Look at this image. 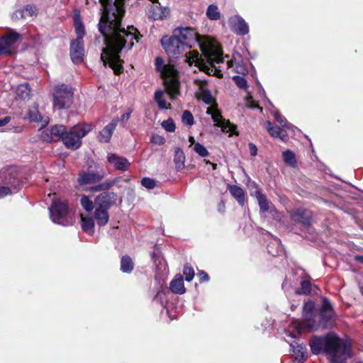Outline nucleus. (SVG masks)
<instances>
[{"instance_id": "f257e3e1", "label": "nucleus", "mask_w": 363, "mask_h": 363, "mask_svg": "<svg viewBox=\"0 0 363 363\" xmlns=\"http://www.w3.org/2000/svg\"><path fill=\"white\" fill-rule=\"evenodd\" d=\"M106 25L100 24V33L104 37L106 48L103 49L101 59L104 66L108 65L113 69L116 75L121 74L123 71V61L121 60V53L123 49H132L134 45L133 40L139 42L143 35L133 26H128L125 33L118 31L110 32Z\"/></svg>"}, {"instance_id": "f03ea898", "label": "nucleus", "mask_w": 363, "mask_h": 363, "mask_svg": "<svg viewBox=\"0 0 363 363\" xmlns=\"http://www.w3.org/2000/svg\"><path fill=\"white\" fill-rule=\"evenodd\" d=\"M199 34L191 27H178L170 36L164 35L160 43L166 53L171 58L178 59L184 52L190 50L198 41Z\"/></svg>"}, {"instance_id": "7ed1b4c3", "label": "nucleus", "mask_w": 363, "mask_h": 363, "mask_svg": "<svg viewBox=\"0 0 363 363\" xmlns=\"http://www.w3.org/2000/svg\"><path fill=\"white\" fill-rule=\"evenodd\" d=\"M111 0H99L103 6V10L98 23V30L100 32V24L103 23L110 28V32L118 31L125 33L127 30L123 26V19L125 14V0H115L111 5Z\"/></svg>"}, {"instance_id": "20e7f679", "label": "nucleus", "mask_w": 363, "mask_h": 363, "mask_svg": "<svg viewBox=\"0 0 363 363\" xmlns=\"http://www.w3.org/2000/svg\"><path fill=\"white\" fill-rule=\"evenodd\" d=\"M341 353L345 358H351L352 350L351 344L340 338L334 333L325 335V352L324 353L331 356L330 362L334 363L335 360H341L337 357V354Z\"/></svg>"}, {"instance_id": "39448f33", "label": "nucleus", "mask_w": 363, "mask_h": 363, "mask_svg": "<svg viewBox=\"0 0 363 363\" xmlns=\"http://www.w3.org/2000/svg\"><path fill=\"white\" fill-rule=\"evenodd\" d=\"M91 130V124H77L72 127L69 131L66 130L62 140L67 148L72 150H77L82 145V138Z\"/></svg>"}, {"instance_id": "423d86ee", "label": "nucleus", "mask_w": 363, "mask_h": 363, "mask_svg": "<svg viewBox=\"0 0 363 363\" xmlns=\"http://www.w3.org/2000/svg\"><path fill=\"white\" fill-rule=\"evenodd\" d=\"M52 96L54 108L67 109L73 103L74 89L64 83L58 84L53 87Z\"/></svg>"}, {"instance_id": "0eeeda50", "label": "nucleus", "mask_w": 363, "mask_h": 363, "mask_svg": "<svg viewBox=\"0 0 363 363\" xmlns=\"http://www.w3.org/2000/svg\"><path fill=\"white\" fill-rule=\"evenodd\" d=\"M163 76L164 84L166 92L169 95L171 99H174L180 94V82L177 73L174 70L164 72Z\"/></svg>"}, {"instance_id": "6e6552de", "label": "nucleus", "mask_w": 363, "mask_h": 363, "mask_svg": "<svg viewBox=\"0 0 363 363\" xmlns=\"http://www.w3.org/2000/svg\"><path fill=\"white\" fill-rule=\"evenodd\" d=\"M319 313L320 325L323 328H330L335 322V312L328 298L323 297L322 298Z\"/></svg>"}, {"instance_id": "1a4fd4ad", "label": "nucleus", "mask_w": 363, "mask_h": 363, "mask_svg": "<svg viewBox=\"0 0 363 363\" xmlns=\"http://www.w3.org/2000/svg\"><path fill=\"white\" fill-rule=\"evenodd\" d=\"M51 220L57 224H63L64 218L69 212L68 203L65 201L57 199L52 201L49 208Z\"/></svg>"}, {"instance_id": "9d476101", "label": "nucleus", "mask_w": 363, "mask_h": 363, "mask_svg": "<svg viewBox=\"0 0 363 363\" xmlns=\"http://www.w3.org/2000/svg\"><path fill=\"white\" fill-rule=\"evenodd\" d=\"M0 179L1 182L8 186L13 188L16 191L20 189L22 184L21 177L15 168H10L6 172L0 174Z\"/></svg>"}, {"instance_id": "9b49d317", "label": "nucleus", "mask_w": 363, "mask_h": 363, "mask_svg": "<svg viewBox=\"0 0 363 363\" xmlns=\"http://www.w3.org/2000/svg\"><path fill=\"white\" fill-rule=\"evenodd\" d=\"M291 220L299 223L305 228H309L312 225V213L304 208H295L289 212Z\"/></svg>"}, {"instance_id": "f8f14e48", "label": "nucleus", "mask_w": 363, "mask_h": 363, "mask_svg": "<svg viewBox=\"0 0 363 363\" xmlns=\"http://www.w3.org/2000/svg\"><path fill=\"white\" fill-rule=\"evenodd\" d=\"M67 130L66 126L63 125H55L50 129L43 130L41 133L40 138L43 141L47 143L56 142L62 140V138Z\"/></svg>"}, {"instance_id": "ddd939ff", "label": "nucleus", "mask_w": 363, "mask_h": 363, "mask_svg": "<svg viewBox=\"0 0 363 363\" xmlns=\"http://www.w3.org/2000/svg\"><path fill=\"white\" fill-rule=\"evenodd\" d=\"M21 35L16 31H10L0 38V55H11V47L21 39Z\"/></svg>"}, {"instance_id": "4468645a", "label": "nucleus", "mask_w": 363, "mask_h": 363, "mask_svg": "<svg viewBox=\"0 0 363 363\" xmlns=\"http://www.w3.org/2000/svg\"><path fill=\"white\" fill-rule=\"evenodd\" d=\"M117 194L113 191H105L99 194L95 198V203L97 206L109 209L115 205L117 200Z\"/></svg>"}, {"instance_id": "2eb2a0df", "label": "nucleus", "mask_w": 363, "mask_h": 363, "mask_svg": "<svg viewBox=\"0 0 363 363\" xmlns=\"http://www.w3.org/2000/svg\"><path fill=\"white\" fill-rule=\"evenodd\" d=\"M70 57L73 62L81 63L84 57V40H72L70 43Z\"/></svg>"}, {"instance_id": "dca6fc26", "label": "nucleus", "mask_w": 363, "mask_h": 363, "mask_svg": "<svg viewBox=\"0 0 363 363\" xmlns=\"http://www.w3.org/2000/svg\"><path fill=\"white\" fill-rule=\"evenodd\" d=\"M231 30L238 35H244L249 33V27L245 21L240 16L235 15L229 20Z\"/></svg>"}, {"instance_id": "f3484780", "label": "nucleus", "mask_w": 363, "mask_h": 363, "mask_svg": "<svg viewBox=\"0 0 363 363\" xmlns=\"http://www.w3.org/2000/svg\"><path fill=\"white\" fill-rule=\"evenodd\" d=\"M107 161L113 165L116 170L127 171L130 167V163L127 158L121 157L115 153L109 152L107 155Z\"/></svg>"}, {"instance_id": "a211bd4d", "label": "nucleus", "mask_w": 363, "mask_h": 363, "mask_svg": "<svg viewBox=\"0 0 363 363\" xmlns=\"http://www.w3.org/2000/svg\"><path fill=\"white\" fill-rule=\"evenodd\" d=\"M104 177V174L99 172H87L80 173L78 182L81 184H89L99 182Z\"/></svg>"}, {"instance_id": "6ab92c4d", "label": "nucleus", "mask_w": 363, "mask_h": 363, "mask_svg": "<svg viewBox=\"0 0 363 363\" xmlns=\"http://www.w3.org/2000/svg\"><path fill=\"white\" fill-rule=\"evenodd\" d=\"M316 312L303 314V320L301 323V325L311 330H317L320 328V322L316 320Z\"/></svg>"}, {"instance_id": "aec40b11", "label": "nucleus", "mask_w": 363, "mask_h": 363, "mask_svg": "<svg viewBox=\"0 0 363 363\" xmlns=\"http://www.w3.org/2000/svg\"><path fill=\"white\" fill-rule=\"evenodd\" d=\"M311 351L313 354H319L325 352V335H313L309 340Z\"/></svg>"}, {"instance_id": "412c9836", "label": "nucleus", "mask_w": 363, "mask_h": 363, "mask_svg": "<svg viewBox=\"0 0 363 363\" xmlns=\"http://www.w3.org/2000/svg\"><path fill=\"white\" fill-rule=\"evenodd\" d=\"M118 119H113L111 123L106 125L99 133V141L101 143H109L113 133L118 124Z\"/></svg>"}, {"instance_id": "4be33fe9", "label": "nucleus", "mask_w": 363, "mask_h": 363, "mask_svg": "<svg viewBox=\"0 0 363 363\" xmlns=\"http://www.w3.org/2000/svg\"><path fill=\"white\" fill-rule=\"evenodd\" d=\"M250 195L257 199L259 211L261 213L268 212L269 210V201L265 194L262 191V189H257L255 191H251Z\"/></svg>"}, {"instance_id": "5701e85b", "label": "nucleus", "mask_w": 363, "mask_h": 363, "mask_svg": "<svg viewBox=\"0 0 363 363\" xmlns=\"http://www.w3.org/2000/svg\"><path fill=\"white\" fill-rule=\"evenodd\" d=\"M170 291L176 294H184L186 289L184 284V278L181 274H177L169 284Z\"/></svg>"}, {"instance_id": "b1692460", "label": "nucleus", "mask_w": 363, "mask_h": 363, "mask_svg": "<svg viewBox=\"0 0 363 363\" xmlns=\"http://www.w3.org/2000/svg\"><path fill=\"white\" fill-rule=\"evenodd\" d=\"M152 6L150 11V16L154 20H162L169 13V9L167 7H162L160 3Z\"/></svg>"}, {"instance_id": "393cba45", "label": "nucleus", "mask_w": 363, "mask_h": 363, "mask_svg": "<svg viewBox=\"0 0 363 363\" xmlns=\"http://www.w3.org/2000/svg\"><path fill=\"white\" fill-rule=\"evenodd\" d=\"M228 190L232 196L236 199L238 203L244 206L245 204V193L244 190L238 185H229Z\"/></svg>"}, {"instance_id": "a878e982", "label": "nucleus", "mask_w": 363, "mask_h": 363, "mask_svg": "<svg viewBox=\"0 0 363 363\" xmlns=\"http://www.w3.org/2000/svg\"><path fill=\"white\" fill-rule=\"evenodd\" d=\"M121 177H116L113 179H108L104 182L100 183L97 185L91 187V191L93 192H99V191H108V190L113 187L116 184L120 182Z\"/></svg>"}, {"instance_id": "bb28decb", "label": "nucleus", "mask_w": 363, "mask_h": 363, "mask_svg": "<svg viewBox=\"0 0 363 363\" xmlns=\"http://www.w3.org/2000/svg\"><path fill=\"white\" fill-rule=\"evenodd\" d=\"M108 209L97 206L94 212V218L99 226H104L109 220Z\"/></svg>"}, {"instance_id": "cd10ccee", "label": "nucleus", "mask_w": 363, "mask_h": 363, "mask_svg": "<svg viewBox=\"0 0 363 363\" xmlns=\"http://www.w3.org/2000/svg\"><path fill=\"white\" fill-rule=\"evenodd\" d=\"M24 121H29L30 122H39L42 120V116L38 111V104L34 103L33 105L29 107L27 114L23 118Z\"/></svg>"}, {"instance_id": "c85d7f7f", "label": "nucleus", "mask_w": 363, "mask_h": 363, "mask_svg": "<svg viewBox=\"0 0 363 363\" xmlns=\"http://www.w3.org/2000/svg\"><path fill=\"white\" fill-rule=\"evenodd\" d=\"M186 157L183 150L177 147L174 150V163L177 171H180L184 168Z\"/></svg>"}, {"instance_id": "c756f323", "label": "nucleus", "mask_w": 363, "mask_h": 363, "mask_svg": "<svg viewBox=\"0 0 363 363\" xmlns=\"http://www.w3.org/2000/svg\"><path fill=\"white\" fill-rule=\"evenodd\" d=\"M81 225L83 231L89 235H93L94 233V221L90 216H84L82 214L80 216Z\"/></svg>"}, {"instance_id": "7c9ffc66", "label": "nucleus", "mask_w": 363, "mask_h": 363, "mask_svg": "<svg viewBox=\"0 0 363 363\" xmlns=\"http://www.w3.org/2000/svg\"><path fill=\"white\" fill-rule=\"evenodd\" d=\"M36 7L33 5H26L23 9L16 11L14 15L16 18H26L31 17L36 12Z\"/></svg>"}, {"instance_id": "2f4dec72", "label": "nucleus", "mask_w": 363, "mask_h": 363, "mask_svg": "<svg viewBox=\"0 0 363 363\" xmlns=\"http://www.w3.org/2000/svg\"><path fill=\"white\" fill-rule=\"evenodd\" d=\"M185 56L186 57V61L190 65H193L194 63L195 65L199 66L200 69L203 70L204 68L206 67L205 65H200L199 62V53L196 50L189 51V52H186L185 54Z\"/></svg>"}, {"instance_id": "473e14b6", "label": "nucleus", "mask_w": 363, "mask_h": 363, "mask_svg": "<svg viewBox=\"0 0 363 363\" xmlns=\"http://www.w3.org/2000/svg\"><path fill=\"white\" fill-rule=\"evenodd\" d=\"M134 269V263L129 255H123L121 259V270L123 273H130Z\"/></svg>"}, {"instance_id": "72a5a7b5", "label": "nucleus", "mask_w": 363, "mask_h": 363, "mask_svg": "<svg viewBox=\"0 0 363 363\" xmlns=\"http://www.w3.org/2000/svg\"><path fill=\"white\" fill-rule=\"evenodd\" d=\"M284 162L291 167H296L297 166V160L294 152L291 150H287L282 153Z\"/></svg>"}, {"instance_id": "f704fd0d", "label": "nucleus", "mask_w": 363, "mask_h": 363, "mask_svg": "<svg viewBox=\"0 0 363 363\" xmlns=\"http://www.w3.org/2000/svg\"><path fill=\"white\" fill-rule=\"evenodd\" d=\"M16 94L21 99H28L30 96V88L28 83L22 84L18 86Z\"/></svg>"}, {"instance_id": "c9c22d12", "label": "nucleus", "mask_w": 363, "mask_h": 363, "mask_svg": "<svg viewBox=\"0 0 363 363\" xmlns=\"http://www.w3.org/2000/svg\"><path fill=\"white\" fill-rule=\"evenodd\" d=\"M74 28L77 38L75 40H84V36L85 35V28L84 23L81 20L74 18Z\"/></svg>"}, {"instance_id": "e433bc0d", "label": "nucleus", "mask_w": 363, "mask_h": 363, "mask_svg": "<svg viewBox=\"0 0 363 363\" xmlns=\"http://www.w3.org/2000/svg\"><path fill=\"white\" fill-rule=\"evenodd\" d=\"M311 293V283L309 280H303L301 281L300 287L296 290V294L298 295H310Z\"/></svg>"}, {"instance_id": "4c0bfd02", "label": "nucleus", "mask_w": 363, "mask_h": 363, "mask_svg": "<svg viewBox=\"0 0 363 363\" xmlns=\"http://www.w3.org/2000/svg\"><path fill=\"white\" fill-rule=\"evenodd\" d=\"M206 16L211 21H216L220 19V13L218 8L215 4H210L206 10Z\"/></svg>"}, {"instance_id": "58836bf2", "label": "nucleus", "mask_w": 363, "mask_h": 363, "mask_svg": "<svg viewBox=\"0 0 363 363\" xmlns=\"http://www.w3.org/2000/svg\"><path fill=\"white\" fill-rule=\"evenodd\" d=\"M154 99L157 102L160 109H167L170 108V104L167 106V101L163 99V91L161 90H157L154 94Z\"/></svg>"}, {"instance_id": "ea45409f", "label": "nucleus", "mask_w": 363, "mask_h": 363, "mask_svg": "<svg viewBox=\"0 0 363 363\" xmlns=\"http://www.w3.org/2000/svg\"><path fill=\"white\" fill-rule=\"evenodd\" d=\"M266 128L269 134L274 138H281L282 130L277 125H274L269 121L266 122Z\"/></svg>"}, {"instance_id": "a19ab883", "label": "nucleus", "mask_w": 363, "mask_h": 363, "mask_svg": "<svg viewBox=\"0 0 363 363\" xmlns=\"http://www.w3.org/2000/svg\"><path fill=\"white\" fill-rule=\"evenodd\" d=\"M155 69L157 71H159L162 74V77L165 76L164 72L167 70H172V69L167 67V65H164V60L160 57H157L155 60Z\"/></svg>"}, {"instance_id": "79ce46f5", "label": "nucleus", "mask_w": 363, "mask_h": 363, "mask_svg": "<svg viewBox=\"0 0 363 363\" xmlns=\"http://www.w3.org/2000/svg\"><path fill=\"white\" fill-rule=\"evenodd\" d=\"M221 121V123L218 124V127H220L223 132L233 133L236 129V125L232 124L229 120L224 118Z\"/></svg>"}, {"instance_id": "37998d69", "label": "nucleus", "mask_w": 363, "mask_h": 363, "mask_svg": "<svg viewBox=\"0 0 363 363\" xmlns=\"http://www.w3.org/2000/svg\"><path fill=\"white\" fill-rule=\"evenodd\" d=\"M303 347H300V349L295 352V357L293 360L294 363H304L307 359L306 352L303 351Z\"/></svg>"}, {"instance_id": "c03bdc74", "label": "nucleus", "mask_w": 363, "mask_h": 363, "mask_svg": "<svg viewBox=\"0 0 363 363\" xmlns=\"http://www.w3.org/2000/svg\"><path fill=\"white\" fill-rule=\"evenodd\" d=\"M80 203L84 209L87 212H91L94 209L93 201L87 196H82Z\"/></svg>"}, {"instance_id": "a18cd8bd", "label": "nucleus", "mask_w": 363, "mask_h": 363, "mask_svg": "<svg viewBox=\"0 0 363 363\" xmlns=\"http://www.w3.org/2000/svg\"><path fill=\"white\" fill-rule=\"evenodd\" d=\"M183 274L185 276V280L186 281H191L195 276L194 268L188 264L184 266Z\"/></svg>"}, {"instance_id": "49530a36", "label": "nucleus", "mask_w": 363, "mask_h": 363, "mask_svg": "<svg viewBox=\"0 0 363 363\" xmlns=\"http://www.w3.org/2000/svg\"><path fill=\"white\" fill-rule=\"evenodd\" d=\"M193 150L201 157H206L210 155L208 150L199 143H195Z\"/></svg>"}, {"instance_id": "de8ad7c7", "label": "nucleus", "mask_w": 363, "mask_h": 363, "mask_svg": "<svg viewBox=\"0 0 363 363\" xmlns=\"http://www.w3.org/2000/svg\"><path fill=\"white\" fill-rule=\"evenodd\" d=\"M201 100L207 105H213L216 103L211 91L208 89L203 90L201 94Z\"/></svg>"}, {"instance_id": "09e8293b", "label": "nucleus", "mask_w": 363, "mask_h": 363, "mask_svg": "<svg viewBox=\"0 0 363 363\" xmlns=\"http://www.w3.org/2000/svg\"><path fill=\"white\" fill-rule=\"evenodd\" d=\"M208 60L214 61L217 63L223 62V52L221 49H216L213 50L208 56Z\"/></svg>"}, {"instance_id": "8fccbe9b", "label": "nucleus", "mask_w": 363, "mask_h": 363, "mask_svg": "<svg viewBox=\"0 0 363 363\" xmlns=\"http://www.w3.org/2000/svg\"><path fill=\"white\" fill-rule=\"evenodd\" d=\"M162 128L167 132L172 133L175 131L176 125L174 120L171 118L167 120H164L162 123Z\"/></svg>"}, {"instance_id": "3c124183", "label": "nucleus", "mask_w": 363, "mask_h": 363, "mask_svg": "<svg viewBox=\"0 0 363 363\" xmlns=\"http://www.w3.org/2000/svg\"><path fill=\"white\" fill-rule=\"evenodd\" d=\"M233 80L235 84L242 89H247L248 87L247 82L243 77L235 75L233 77Z\"/></svg>"}, {"instance_id": "603ef678", "label": "nucleus", "mask_w": 363, "mask_h": 363, "mask_svg": "<svg viewBox=\"0 0 363 363\" xmlns=\"http://www.w3.org/2000/svg\"><path fill=\"white\" fill-rule=\"evenodd\" d=\"M182 120L184 123L189 126H191L194 123V116L189 110H186L183 112Z\"/></svg>"}, {"instance_id": "864d4df0", "label": "nucleus", "mask_w": 363, "mask_h": 363, "mask_svg": "<svg viewBox=\"0 0 363 363\" xmlns=\"http://www.w3.org/2000/svg\"><path fill=\"white\" fill-rule=\"evenodd\" d=\"M315 303L312 301H308L307 302H305L303 306V311L302 313H315Z\"/></svg>"}, {"instance_id": "5fc2aeb1", "label": "nucleus", "mask_w": 363, "mask_h": 363, "mask_svg": "<svg viewBox=\"0 0 363 363\" xmlns=\"http://www.w3.org/2000/svg\"><path fill=\"white\" fill-rule=\"evenodd\" d=\"M141 184L148 189H152L155 187L156 182L153 179L150 177H144L141 180Z\"/></svg>"}, {"instance_id": "6e6d98bb", "label": "nucleus", "mask_w": 363, "mask_h": 363, "mask_svg": "<svg viewBox=\"0 0 363 363\" xmlns=\"http://www.w3.org/2000/svg\"><path fill=\"white\" fill-rule=\"evenodd\" d=\"M211 118L213 121L216 123V125L218 126V124L221 123V121L224 118H223L220 111L218 109H216L214 112L212 113Z\"/></svg>"}, {"instance_id": "4d7b16f0", "label": "nucleus", "mask_w": 363, "mask_h": 363, "mask_svg": "<svg viewBox=\"0 0 363 363\" xmlns=\"http://www.w3.org/2000/svg\"><path fill=\"white\" fill-rule=\"evenodd\" d=\"M151 142L154 144L162 145L165 143V139L164 137L159 135H153L151 138Z\"/></svg>"}, {"instance_id": "13d9d810", "label": "nucleus", "mask_w": 363, "mask_h": 363, "mask_svg": "<svg viewBox=\"0 0 363 363\" xmlns=\"http://www.w3.org/2000/svg\"><path fill=\"white\" fill-rule=\"evenodd\" d=\"M12 191L11 187L8 186H0V199L11 194Z\"/></svg>"}, {"instance_id": "bf43d9fd", "label": "nucleus", "mask_w": 363, "mask_h": 363, "mask_svg": "<svg viewBox=\"0 0 363 363\" xmlns=\"http://www.w3.org/2000/svg\"><path fill=\"white\" fill-rule=\"evenodd\" d=\"M247 107L250 108H259L261 111L262 110V108H261L257 104V102H255L252 97L250 96H248L247 98Z\"/></svg>"}, {"instance_id": "052dcab7", "label": "nucleus", "mask_w": 363, "mask_h": 363, "mask_svg": "<svg viewBox=\"0 0 363 363\" xmlns=\"http://www.w3.org/2000/svg\"><path fill=\"white\" fill-rule=\"evenodd\" d=\"M197 275H198L200 283L208 281L209 280L208 274L204 271L199 272Z\"/></svg>"}, {"instance_id": "680f3d73", "label": "nucleus", "mask_w": 363, "mask_h": 363, "mask_svg": "<svg viewBox=\"0 0 363 363\" xmlns=\"http://www.w3.org/2000/svg\"><path fill=\"white\" fill-rule=\"evenodd\" d=\"M247 186L250 189V192L255 191V190L257 189H261L259 185L255 182L251 181L250 179L248 181Z\"/></svg>"}, {"instance_id": "e2e57ef3", "label": "nucleus", "mask_w": 363, "mask_h": 363, "mask_svg": "<svg viewBox=\"0 0 363 363\" xmlns=\"http://www.w3.org/2000/svg\"><path fill=\"white\" fill-rule=\"evenodd\" d=\"M248 146H249V150H250V155L252 156H256L257 154V148L256 145L252 143H250L248 144Z\"/></svg>"}, {"instance_id": "0e129e2a", "label": "nucleus", "mask_w": 363, "mask_h": 363, "mask_svg": "<svg viewBox=\"0 0 363 363\" xmlns=\"http://www.w3.org/2000/svg\"><path fill=\"white\" fill-rule=\"evenodd\" d=\"M274 117L277 122H279L282 126H285L286 120L284 117L278 113L275 114Z\"/></svg>"}, {"instance_id": "69168bd1", "label": "nucleus", "mask_w": 363, "mask_h": 363, "mask_svg": "<svg viewBox=\"0 0 363 363\" xmlns=\"http://www.w3.org/2000/svg\"><path fill=\"white\" fill-rule=\"evenodd\" d=\"M132 111V109H130L127 113H123L121 116V121L123 122H127L130 117Z\"/></svg>"}, {"instance_id": "338daca9", "label": "nucleus", "mask_w": 363, "mask_h": 363, "mask_svg": "<svg viewBox=\"0 0 363 363\" xmlns=\"http://www.w3.org/2000/svg\"><path fill=\"white\" fill-rule=\"evenodd\" d=\"M11 121L10 116H6L2 119H0V127L4 126Z\"/></svg>"}, {"instance_id": "774afa93", "label": "nucleus", "mask_w": 363, "mask_h": 363, "mask_svg": "<svg viewBox=\"0 0 363 363\" xmlns=\"http://www.w3.org/2000/svg\"><path fill=\"white\" fill-rule=\"evenodd\" d=\"M160 252L157 250H154L152 254V260L156 262L157 259L160 257Z\"/></svg>"}]
</instances>
